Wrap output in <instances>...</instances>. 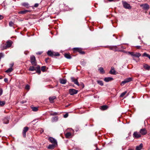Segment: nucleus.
Returning a JSON list of instances; mask_svg holds the SVG:
<instances>
[{
	"label": "nucleus",
	"mask_w": 150,
	"mask_h": 150,
	"mask_svg": "<svg viewBox=\"0 0 150 150\" xmlns=\"http://www.w3.org/2000/svg\"><path fill=\"white\" fill-rule=\"evenodd\" d=\"M47 54L52 57L54 56H58L60 55L57 52H53L51 50H49L47 52Z\"/></svg>",
	"instance_id": "1"
},
{
	"label": "nucleus",
	"mask_w": 150,
	"mask_h": 150,
	"mask_svg": "<svg viewBox=\"0 0 150 150\" xmlns=\"http://www.w3.org/2000/svg\"><path fill=\"white\" fill-rule=\"evenodd\" d=\"M122 3L123 7L125 8L129 9H130L131 8V7L130 4L126 1H122Z\"/></svg>",
	"instance_id": "2"
},
{
	"label": "nucleus",
	"mask_w": 150,
	"mask_h": 150,
	"mask_svg": "<svg viewBox=\"0 0 150 150\" xmlns=\"http://www.w3.org/2000/svg\"><path fill=\"white\" fill-rule=\"evenodd\" d=\"M30 62L34 66L37 65L35 57L33 56H31L30 57Z\"/></svg>",
	"instance_id": "3"
},
{
	"label": "nucleus",
	"mask_w": 150,
	"mask_h": 150,
	"mask_svg": "<svg viewBox=\"0 0 150 150\" xmlns=\"http://www.w3.org/2000/svg\"><path fill=\"white\" fill-rule=\"evenodd\" d=\"M132 81V78L131 77L125 79L123 81H122L121 83L122 86L125 83H127Z\"/></svg>",
	"instance_id": "4"
},
{
	"label": "nucleus",
	"mask_w": 150,
	"mask_h": 150,
	"mask_svg": "<svg viewBox=\"0 0 150 150\" xmlns=\"http://www.w3.org/2000/svg\"><path fill=\"white\" fill-rule=\"evenodd\" d=\"M49 142L52 144L57 145V142L56 139L52 137H50L48 139Z\"/></svg>",
	"instance_id": "5"
},
{
	"label": "nucleus",
	"mask_w": 150,
	"mask_h": 150,
	"mask_svg": "<svg viewBox=\"0 0 150 150\" xmlns=\"http://www.w3.org/2000/svg\"><path fill=\"white\" fill-rule=\"evenodd\" d=\"M78 91L74 89H70L69 90V93L71 95H73L77 93Z\"/></svg>",
	"instance_id": "6"
},
{
	"label": "nucleus",
	"mask_w": 150,
	"mask_h": 150,
	"mask_svg": "<svg viewBox=\"0 0 150 150\" xmlns=\"http://www.w3.org/2000/svg\"><path fill=\"white\" fill-rule=\"evenodd\" d=\"M73 49L74 51L78 52L80 54H85V52L82 51V49L81 48L74 47L73 48Z\"/></svg>",
	"instance_id": "7"
},
{
	"label": "nucleus",
	"mask_w": 150,
	"mask_h": 150,
	"mask_svg": "<svg viewBox=\"0 0 150 150\" xmlns=\"http://www.w3.org/2000/svg\"><path fill=\"white\" fill-rule=\"evenodd\" d=\"M71 81L74 82L75 84L76 85L78 86H79L80 85L77 79H76L73 77H71Z\"/></svg>",
	"instance_id": "8"
},
{
	"label": "nucleus",
	"mask_w": 150,
	"mask_h": 150,
	"mask_svg": "<svg viewBox=\"0 0 150 150\" xmlns=\"http://www.w3.org/2000/svg\"><path fill=\"white\" fill-rule=\"evenodd\" d=\"M13 42L11 41H8L6 42V45L4 47V49H6L7 47H9L12 45Z\"/></svg>",
	"instance_id": "9"
},
{
	"label": "nucleus",
	"mask_w": 150,
	"mask_h": 150,
	"mask_svg": "<svg viewBox=\"0 0 150 150\" xmlns=\"http://www.w3.org/2000/svg\"><path fill=\"white\" fill-rule=\"evenodd\" d=\"M28 129L29 128L27 127H25L23 128V135L24 137H25L26 132L28 130Z\"/></svg>",
	"instance_id": "10"
},
{
	"label": "nucleus",
	"mask_w": 150,
	"mask_h": 150,
	"mask_svg": "<svg viewBox=\"0 0 150 150\" xmlns=\"http://www.w3.org/2000/svg\"><path fill=\"white\" fill-rule=\"evenodd\" d=\"M140 6L145 10H148L149 8V6L147 4H144L140 5Z\"/></svg>",
	"instance_id": "11"
},
{
	"label": "nucleus",
	"mask_w": 150,
	"mask_h": 150,
	"mask_svg": "<svg viewBox=\"0 0 150 150\" xmlns=\"http://www.w3.org/2000/svg\"><path fill=\"white\" fill-rule=\"evenodd\" d=\"M133 137L138 138L141 137V135L139 133L137 132H135L133 134Z\"/></svg>",
	"instance_id": "12"
},
{
	"label": "nucleus",
	"mask_w": 150,
	"mask_h": 150,
	"mask_svg": "<svg viewBox=\"0 0 150 150\" xmlns=\"http://www.w3.org/2000/svg\"><path fill=\"white\" fill-rule=\"evenodd\" d=\"M140 133L142 135H145L147 133V131L145 128L142 129L140 130Z\"/></svg>",
	"instance_id": "13"
},
{
	"label": "nucleus",
	"mask_w": 150,
	"mask_h": 150,
	"mask_svg": "<svg viewBox=\"0 0 150 150\" xmlns=\"http://www.w3.org/2000/svg\"><path fill=\"white\" fill-rule=\"evenodd\" d=\"M57 145H56L54 144H50L47 147V148L49 149H53Z\"/></svg>",
	"instance_id": "14"
},
{
	"label": "nucleus",
	"mask_w": 150,
	"mask_h": 150,
	"mask_svg": "<svg viewBox=\"0 0 150 150\" xmlns=\"http://www.w3.org/2000/svg\"><path fill=\"white\" fill-rule=\"evenodd\" d=\"M113 79L111 77H105L104 79V81L106 82H108L113 80Z\"/></svg>",
	"instance_id": "15"
},
{
	"label": "nucleus",
	"mask_w": 150,
	"mask_h": 150,
	"mask_svg": "<svg viewBox=\"0 0 150 150\" xmlns=\"http://www.w3.org/2000/svg\"><path fill=\"white\" fill-rule=\"evenodd\" d=\"M116 71L115 70V69L114 67H112L111 68V69L110 71V73L112 74L115 75L116 74Z\"/></svg>",
	"instance_id": "16"
},
{
	"label": "nucleus",
	"mask_w": 150,
	"mask_h": 150,
	"mask_svg": "<svg viewBox=\"0 0 150 150\" xmlns=\"http://www.w3.org/2000/svg\"><path fill=\"white\" fill-rule=\"evenodd\" d=\"M60 83L62 84H65L67 82V80L66 79H59Z\"/></svg>",
	"instance_id": "17"
},
{
	"label": "nucleus",
	"mask_w": 150,
	"mask_h": 150,
	"mask_svg": "<svg viewBox=\"0 0 150 150\" xmlns=\"http://www.w3.org/2000/svg\"><path fill=\"white\" fill-rule=\"evenodd\" d=\"M36 68L35 71L38 74H40L41 73V71L40 69V67L39 65H36Z\"/></svg>",
	"instance_id": "18"
},
{
	"label": "nucleus",
	"mask_w": 150,
	"mask_h": 150,
	"mask_svg": "<svg viewBox=\"0 0 150 150\" xmlns=\"http://www.w3.org/2000/svg\"><path fill=\"white\" fill-rule=\"evenodd\" d=\"M33 66H30L29 69L28 70L30 71H33L36 70V67H35L34 65H33Z\"/></svg>",
	"instance_id": "19"
},
{
	"label": "nucleus",
	"mask_w": 150,
	"mask_h": 150,
	"mask_svg": "<svg viewBox=\"0 0 150 150\" xmlns=\"http://www.w3.org/2000/svg\"><path fill=\"white\" fill-rule=\"evenodd\" d=\"M49 113L50 115L52 116H56L59 114V113L58 112H53L52 111L50 112Z\"/></svg>",
	"instance_id": "20"
},
{
	"label": "nucleus",
	"mask_w": 150,
	"mask_h": 150,
	"mask_svg": "<svg viewBox=\"0 0 150 150\" xmlns=\"http://www.w3.org/2000/svg\"><path fill=\"white\" fill-rule=\"evenodd\" d=\"M143 146V144L141 143L139 145L136 146V150H140L142 149Z\"/></svg>",
	"instance_id": "21"
},
{
	"label": "nucleus",
	"mask_w": 150,
	"mask_h": 150,
	"mask_svg": "<svg viewBox=\"0 0 150 150\" xmlns=\"http://www.w3.org/2000/svg\"><path fill=\"white\" fill-rule=\"evenodd\" d=\"M108 108V107L106 105H103L101 106L100 108V109L103 110H105L107 109Z\"/></svg>",
	"instance_id": "22"
},
{
	"label": "nucleus",
	"mask_w": 150,
	"mask_h": 150,
	"mask_svg": "<svg viewBox=\"0 0 150 150\" xmlns=\"http://www.w3.org/2000/svg\"><path fill=\"white\" fill-rule=\"evenodd\" d=\"M56 98L55 96L52 97H50L49 98V100L51 103H53L54 102V100Z\"/></svg>",
	"instance_id": "23"
},
{
	"label": "nucleus",
	"mask_w": 150,
	"mask_h": 150,
	"mask_svg": "<svg viewBox=\"0 0 150 150\" xmlns=\"http://www.w3.org/2000/svg\"><path fill=\"white\" fill-rule=\"evenodd\" d=\"M141 56V54L139 53L136 52L135 53L134 52V54L133 55V57H139Z\"/></svg>",
	"instance_id": "24"
},
{
	"label": "nucleus",
	"mask_w": 150,
	"mask_h": 150,
	"mask_svg": "<svg viewBox=\"0 0 150 150\" xmlns=\"http://www.w3.org/2000/svg\"><path fill=\"white\" fill-rule=\"evenodd\" d=\"M98 70L101 74H103L105 73V71L104 70L103 68L102 67H100L98 69Z\"/></svg>",
	"instance_id": "25"
},
{
	"label": "nucleus",
	"mask_w": 150,
	"mask_h": 150,
	"mask_svg": "<svg viewBox=\"0 0 150 150\" xmlns=\"http://www.w3.org/2000/svg\"><path fill=\"white\" fill-rule=\"evenodd\" d=\"M10 117L9 116H6L5 117L4 119V122H8L10 120Z\"/></svg>",
	"instance_id": "26"
},
{
	"label": "nucleus",
	"mask_w": 150,
	"mask_h": 150,
	"mask_svg": "<svg viewBox=\"0 0 150 150\" xmlns=\"http://www.w3.org/2000/svg\"><path fill=\"white\" fill-rule=\"evenodd\" d=\"M29 11L28 10H23V11H20L18 12V13L19 14H25L27 12H28Z\"/></svg>",
	"instance_id": "27"
},
{
	"label": "nucleus",
	"mask_w": 150,
	"mask_h": 150,
	"mask_svg": "<svg viewBox=\"0 0 150 150\" xmlns=\"http://www.w3.org/2000/svg\"><path fill=\"white\" fill-rule=\"evenodd\" d=\"M144 68L146 70H149L150 69V66L147 64H144L143 65Z\"/></svg>",
	"instance_id": "28"
},
{
	"label": "nucleus",
	"mask_w": 150,
	"mask_h": 150,
	"mask_svg": "<svg viewBox=\"0 0 150 150\" xmlns=\"http://www.w3.org/2000/svg\"><path fill=\"white\" fill-rule=\"evenodd\" d=\"M71 135V133L70 132H67L65 135V136L66 138H69Z\"/></svg>",
	"instance_id": "29"
},
{
	"label": "nucleus",
	"mask_w": 150,
	"mask_h": 150,
	"mask_svg": "<svg viewBox=\"0 0 150 150\" xmlns=\"http://www.w3.org/2000/svg\"><path fill=\"white\" fill-rule=\"evenodd\" d=\"M42 120L41 118H38L36 119H34L33 121L32 122H34V121H36V122H38L39 121V122H42Z\"/></svg>",
	"instance_id": "30"
},
{
	"label": "nucleus",
	"mask_w": 150,
	"mask_h": 150,
	"mask_svg": "<svg viewBox=\"0 0 150 150\" xmlns=\"http://www.w3.org/2000/svg\"><path fill=\"white\" fill-rule=\"evenodd\" d=\"M143 56L146 57L150 59V55L147 54L146 53H144L143 54Z\"/></svg>",
	"instance_id": "31"
},
{
	"label": "nucleus",
	"mask_w": 150,
	"mask_h": 150,
	"mask_svg": "<svg viewBox=\"0 0 150 150\" xmlns=\"http://www.w3.org/2000/svg\"><path fill=\"white\" fill-rule=\"evenodd\" d=\"M64 57L65 58L68 59H70L71 58V56L70 55L68 54H65L64 55Z\"/></svg>",
	"instance_id": "32"
},
{
	"label": "nucleus",
	"mask_w": 150,
	"mask_h": 150,
	"mask_svg": "<svg viewBox=\"0 0 150 150\" xmlns=\"http://www.w3.org/2000/svg\"><path fill=\"white\" fill-rule=\"evenodd\" d=\"M58 117L57 116L52 117V120L53 121H57L58 120Z\"/></svg>",
	"instance_id": "33"
},
{
	"label": "nucleus",
	"mask_w": 150,
	"mask_h": 150,
	"mask_svg": "<svg viewBox=\"0 0 150 150\" xmlns=\"http://www.w3.org/2000/svg\"><path fill=\"white\" fill-rule=\"evenodd\" d=\"M13 70V69L12 68H10L7 69L5 72L6 73H8L11 72Z\"/></svg>",
	"instance_id": "34"
},
{
	"label": "nucleus",
	"mask_w": 150,
	"mask_h": 150,
	"mask_svg": "<svg viewBox=\"0 0 150 150\" xmlns=\"http://www.w3.org/2000/svg\"><path fill=\"white\" fill-rule=\"evenodd\" d=\"M117 47V45L110 46L109 47V48L111 50H113L114 49H116Z\"/></svg>",
	"instance_id": "35"
},
{
	"label": "nucleus",
	"mask_w": 150,
	"mask_h": 150,
	"mask_svg": "<svg viewBox=\"0 0 150 150\" xmlns=\"http://www.w3.org/2000/svg\"><path fill=\"white\" fill-rule=\"evenodd\" d=\"M97 83L100 86H102L103 85V81L100 80H97Z\"/></svg>",
	"instance_id": "36"
},
{
	"label": "nucleus",
	"mask_w": 150,
	"mask_h": 150,
	"mask_svg": "<svg viewBox=\"0 0 150 150\" xmlns=\"http://www.w3.org/2000/svg\"><path fill=\"white\" fill-rule=\"evenodd\" d=\"M127 93V91H125V92L122 93L120 94V97H123Z\"/></svg>",
	"instance_id": "37"
},
{
	"label": "nucleus",
	"mask_w": 150,
	"mask_h": 150,
	"mask_svg": "<svg viewBox=\"0 0 150 150\" xmlns=\"http://www.w3.org/2000/svg\"><path fill=\"white\" fill-rule=\"evenodd\" d=\"M32 109L34 111H37L38 110V108L36 107H33L32 108Z\"/></svg>",
	"instance_id": "38"
},
{
	"label": "nucleus",
	"mask_w": 150,
	"mask_h": 150,
	"mask_svg": "<svg viewBox=\"0 0 150 150\" xmlns=\"http://www.w3.org/2000/svg\"><path fill=\"white\" fill-rule=\"evenodd\" d=\"M134 52H128L127 53L128 54L132 56L133 57Z\"/></svg>",
	"instance_id": "39"
},
{
	"label": "nucleus",
	"mask_w": 150,
	"mask_h": 150,
	"mask_svg": "<svg viewBox=\"0 0 150 150\" xmlns=\"http://www.w3.org/2000/svg\"><path fill=\"white\" fill-rule=\"evenodd\" d=\"M45 69L46 67L45 66H43L41 68V70L42 71L44 72L45 71Z\"/></svg>",
	"instance_id": "40"
},
{
	"label": "nucleus",
	"mask_w": 150,
	"mask_h": 150,
	"mask_svg": "<svg viewBox=\"0 0 150 150\" xmlns=\"http://www.w3.org/2000/svg\"><path fill=\"white\" fill-rule=\"evenodd\" d=\"M29 4L27 3H24L22 4V5L25 7H27L28 6Z\"/></svg>",
	"instance_id": "41"
},
{
	"label": "nucleus",
	"mask_w": 150,
	"mask_h": 150,
	"mask_svg": "<svg viewBox=\"0 0 150 150\" xmlns=\"http://www.w3.org/2000/svg\"><path fill=\"white\" fill-rule=\"evenodd\" d=\"M25 89L28 90H29L30 89V86L28 84L26 85L25 86Z\"/></svg>",
	"instance_id": "42"
},
{
	"label": "nucleus",
	"mask_w": 150,
	"mask_h": 150,
	"mask_svg": "<svg viewBox=\"0 0 150 150\" xmlns=\"http://www.w3.org/2000/svg\"><path fill=\"white\" fill-rule=\"evenodd\" d=\"M5 103V101H1V103L0 104V106H3Z\"/></svg>",
	"instance_id": "43"
},
{
	"label": "nucleus",
	"mask_w": 150,
	"mask_h": 150,
	"mask_svg": "<svg viewBox=\"0 0 150 150\" xmlns=\"http://www.w3.org/2000/svg\"><path fill=\"white\" fill-rule=\"evenodd\" d=\"M68 113H66L63 115V117L65 118H67L68 117Z\"/></svg>",
	"instance_id": "44"
},
{
	"label": "nucleus",
	"mask_w": 150,
	"mask_h": 150,
	"mask_svg": "<svg viewBox=\"0 0 150 150\" xmlns=\"http://www.w3.org/2000/svg\"><path fill=\"white\" fill-rule=\"evenodd\" d=\"M13 22H12V21H10L9 22V25L10 26H13Z\"/></svg>",
	"instance_id": "45"
},
{
	"label": "nucleus",
	"mask_w": 150,
	"mask_h": 150,
	"mask_svg": "<svg viewBox=\"0 0 150 150\" xmlns=\"http://www.w3.org/2000/svg\"><path fill=\"white\" fill-rule=\"evenodd\" d=\"M42 53V52H38L36 53V54L40 55Z\"/></svg>",
	"instance_id": "46"
},
{
	"label": "nucleus",
	"mask_w": 150,
	"mask_h": 150,
	"mask_svg": "<svg viewBox=\"0 0 150 150\" xmlns=\"http://www.w3.org/2000/svg\"><path fill=\"white\" fill-rule=\"evenodd\" d=\"M3 90L2 89L0 88V96H1L2 94Z\"/></svg>",
	"instance_id": "47"
},
{
	"label": "nucleus",
	"mask_w": 150,
	"mask_h": 150,
	"mask_svg": "<svg viewBox=\"0 0 150 150\" xmlns=\"http://www.w3.org/2000/svg\"><path fill=\"white\" fill-rule=\"evenodd\" d=\"M14 65L13 63H12L10 64V68H12V67Z\"/></svg>",
	"instance_id": "48"
},
{
	"label": "nucleus",
	"mask_w": 150,
	"mask_h": 150,
	"mask_svg": "<svg viewBox=\"0 0 150 150\" xmlns=\"http://www.w3.org/2000/svg\"><path fill=\"white\" fill-rule=\"evenodd\" d=\"M4 81L6 82H8V79L7 78H5L4 79Z\"/></svg>",
	"instance_id": "49"
},
{
	"label": "nucleus",
	"mask_w": 150,
	"mask_h": 150,
	"mask_svg": "<svg viewBox=\"0 0 150 150\" xmlns=\"http://www.w3.org/2000/svg\"><path fill=\"white\" fill-rule=\"evenodd\" d=\"M39 4L37 3H36L34 5V7H37L38 6Z\"/></svg>",
	"instance_id": "50"
},
{
	"label": "nucleus",
	"mask_w": 150,
	"mask_h": 150,
	"mask_svg": "<svg viewBox=\"0 0 150 150\" xmlns=\"http://www.w3.org/2000/svg\"><path fill=\"white\" fill-rule=\"evenodd\" d=\"M26 101H22L21 102V103L22 104H23L26 102Z\"/></svg>",
	"instance_id": "51"
},
{
	"label": "nucleus",
	"mask_w": 150,
	"mask_h": 150,
	"mask_svg": "<svg viewBox=\"0 0 150 150\" xmlns=\"http://www.w3.org/2000/svg\"><path fill=\"white\" fill-rule=\"evenodd\" d=\"M3 18L4 17L3 16L0 15V20H1V19H3Z\"/></svg>",
	"instance_id": "52"
},
{
	"label": "nucleus",
	"mask_w": 150,
	"mask_h": 150,
	"mask_svg": "<svg viewBox=\"0 0 150 150\" xmlns=\"http://www.w3.org/2000/svg\"><path fill=\"white\" fill-rule=\"evenodd\" d=\"M81 85H82V88H83L84 87V85L83 83H81Z\"/></svg>",
	"instance_id": "53"
},
{
	"label": "nucleus",
	"mask_w": 150,
	"mask_h": 150,
	"mask_svg": "<svg viewBox=\"0 0 150 150\" xmlns=\"http://www.w3.org/2000/svg\"><path fill=\"white\" fill-rule=\"evenodd\" d=\"M48 59H49V58H45V60L46 62H47V60Z\"/></svg>",
	"instance_id": "54"
},
{
	"label": "nucleus",
	"mask_w": 150,
	"mask_h": 150,
	"mask_svg": "<svg viewBox=\"0 0 150 150\" xmlns=\"http://www.w3.org/2000/svg\"><path fill=\"white\" fill-rule=\"evenodd\" d=\"M136 47L138 48H139L141 47V46H137Z\"/></svg>",
	"instance_id": "55"
},
{
	"label": "nucleus",
	"mask_w": 150,
	"mask_h": 150,
	"mask_svg": "<svg viewBox=\"0 0 150 150\" xmlns=\"http://www.w3.org/2000/svg\"><path fill=\"white\" fill-rule=\"evenodd\" d=\"M128 150H133V149L131 148H129V149Z\"/></svg>",
	"instance_id": "56"
},
{
	"label": "nucleus",
	"mask_w": 150,
	"mask_h": 150,
	"mask_svg": "<svg viewBox=\"0 0 150 150\" xmlns=\"http://www.w3.org/2000/svg\"><path fill=\"white\" fill-rule=\"evenodd\" d=\"M138 38L139 39H141V37L140 36H139L138 37Z\"/></svg>",
	"instance_id": "57"
},
{
	"label": "nucleus",
	"mask_w": 150,
	"mask_h": 150,
	"mask_svg": "<svg viewBox=\"0 0 150 150\" xmlns=\"http://www.w3.org/2000/svg\"><path fill=\"white\" fill-rule=\"evenodd\" d=\"M62 6H63V5L64 6H65V4H63L62 5Z\"/></svg>",
	"instance_id": "58"
},
{
	"label": "nucleus",
	"mask_w": 150,
	"mask_h": 150,
	"mask_svg": "<svg viewBox=\"0 0 150 150\" xmlns=\"http://www.w3.org/2000/svg\"><path fill=\"white\" fill-rule=\"evenodd\" d=\"M69 106V105H67L66 106V107H67Z\"/></svg>",
	"instance_id": "59"
},
{
	"label": "nucleus",
	"mask_w": 150,
	"mask_h": 150,
	"mask_svg": "<svg viewBox=\"0 0 150 150\" xmlns=\"http://www.w3.org/2000/svg\"><path fill=\"white\" fill-rule=\"evenodd\" d=\"M63 9V10H66V9H65V8H64V9ZM66 10H67V9H66Z\"/></svg>",
	"instance_id": "60"
},
{
	"label": "nucleus",
	"mask_w": 150,
	"mask_h": 150,
	"mask_svg": "<svg viewBox=\"0 0 150 150\" xmlns=\"http://www.w3.org/2000/svg\"><path fill=\"white\" fill-rule=\"evenodd\" d=\"M5 124H7V123H8V122H4Z\"/></svg>",
	"instance_id": "61"
},
{
	"label": "nucleus",
	"mask_w": 150,
	"mask_h": 150,
	"mask_svg": "<svg viewBox=\"0 0 150 150\" xmlns=\"http://www.w3.org/2000/svg\"><path fill=\"white\" fill-rule=\"evenodd\" d=\"M119 121H120V122H121L122 121L121 120H119Z\"/></svg>",
	"instance_id": "62"
},
{
	"label": "nucleus",
	"mask_w": 150,
	"mask_h": 150,
	"mask_svg": "<svg viewBox=\"0 0 150 150\" xmlns=\"http://www.w3.org/2000/svg\"><path fill=\"white\" fill-rule=\"evenodd\" d=\"M149 14L150 15V12L149 13Z\"/></svg>",
	"instance_id": "63"
}]
</instances>
